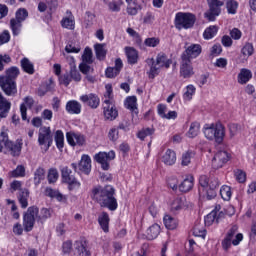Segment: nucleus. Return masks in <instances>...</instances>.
Masks as SVG:
<instances>
[{
  "instance_id": "f257e3e1",
  "label": "nucleus",
  "mask_w": 256,
  "mask_h": 256,
  "mask_svg": "<svg viewBox=\"0 0 256 256\" xmlns=\"http://www.w3.org/2000/svg\"><path fill=\"white\" fill-rule=\"evenodd\" d=\"M93 199L99 203L100 207H106L109 211H117V198H115V188L113 186L98 187L92 191Z\"/></svg>"
},
{
  "instance_id": "f03ea898",
  "label": "nucleus",
  "mask_w": 256,
  "mask_h": 256,
  "mask_svg": "<svg viewBox=\"0 0 256 256\" xmlns=\"http://www.w3.org/2000/svg\"><path fill=\"white\" fill-rule=\"evenodd\" d=\"M19 77V68L11 67L6 71V76H0V87L6 95H17V84L15 79Z\"/></svg>"
},
{
  "instance_id": "7ed1b4c3",
  "label": "nucleus",
  "mask_w": 256,
  "mask_h": 256,
  "mask_svg": "<svg viewBox=\"0 0 256 256\" xmlns=\"http://www.w3.org/2000/svg\"><path fill=\"white\" fill-rule=\"evenodd\" d=\"M146 63L150 67V70L147 72L149 79H155L163 67L165 69H169L171 67L173 60L169 59L167 55L159 53L156 60L150 58L146 60Z\"/></svg>"
},
{
  "instance_id": "20e7f679",
  "label": "nucleus",
  "mask_w": 256,
  "mask_h": 256,
  "mask_svg": "<svg viewBox=\"0 0 256 256\" xmlns=\"http://www.w3.org/2000/svg\"><path fill=\"white\" fill-rule=\"evenodd\" d=\"M199 185L202 191L206 192L207 199L211 200L217 197V192L215 189L219 188L221 183L219 182V178L215 176L201 175L199 177Z\"/></svg>"
},
{
  "instance_id": "39448f33",
  "label": "nucleus",
  "mask_w": 256,
  "mask_h": 256,
  "mask_svg": "<svg viewBox=\"0 0 256 256\" xmlns=\"http://www.w3.org/2000/svg\"><path fill=\"white\" fill-rule=\"evenodd\" d=\"M105 97L108 99L104 101V117L108 121H115V119H117L119 116V112L117 111V108H115V100H113V88L109 84L106 85Z\"/></svg>"
},
{
  "instance_id": "423d86ee",
  "label": "nucleus",
  "mask_w": 256,
  "mask_h": 256,
  "mask_svg": "<svg viewBox=\"0 0 256 256\" xmlns=\"http://www.w3.org/2000/svg\"><path fill=\"white\" fill-rule=\"evenodd\" d=\"M204 135L209 141L214 140L218 145H221L223 139H225V126L221 122L206 125V127H204Z\"/></svg>"
},
{
  "instance_id": "0eeeda50",
  "label": "nucleus",
  "mask_w": 256,
  "mask_h": 256,
  "mask_svg": "<svg viewBox=\"0 0 256 256\" xmlns=\"http://www.w3.org/2000/svg\"><path fill=\"white\" fill-rule=\"evenodd\" d=\"M238 230L239 227H237V225H234L227 232L225 238L222 240V248L224 249V251H229L232 245L237 247V245H239V243L243 241V235L241 233L237 234Z\"/></svg>"
},
{
  "instance_id": "6e6552de",
  "label": "nucleus",
  "mask_w": 256,
  "mask_h": 256,
  "mask_svg": "<svg viewBox=\"0 0 256 256\" xmlns=\"http://www.w3.org/2000/svg\"><path fill=\"white\" fill-rule=\"evenodd\" d=\"M238 230L239 227H237V225H234L227 232L225 238L222 240V248L224 249V251H229L232 245L237 247V245H239V243L243 241V235L241 233L237 234Z\"/></svg>"
},
{
  "instance_id": "1a4fd4ad",
  "label": "nucleus",
  "mask_w": 256,
  "mask_h": 256,
  "mask_svg": "<svg viewBox=\"0 0 256 256\" xmlns=\"http://www.w3.org/2000/svg\"><path fill=\"white\" fill-rule=\"evenodd\" d=\"M197 18L191 13L178 12L175 16L176 29H191Z\"/></svg>"
},
{
  "instance_id": "9d476101",
  "label": "nucleus",
  "mask_w": 256,
  "mask_h": 256,
  "mask_svg": "<svg viewBox=\"0 0 256 256\" xmlns=\"http://www.w3.org/2000/svg\"><path fill=\"white\" fill-rule=\"evenodd\" d=\"M209 10L204 13L208 21H215L221 15V7L225 5L221 0H207Z\"/></svg>"
},
{
  "instance_id": "9b49d317",
  "label": "nucleus",
  "mask_w": 256,
  "mask_h": 256,
  "mask_svg": "<svg viewBox=\"0 0 256 256\" xmlns=\"http://www.w3.org/2000/svg\"><path fill=\"white\" fill-rule=\"evenodd\" d=\"M38 143L40 147H44V151H49V147L53 145V134L50 127L44 126L39 129Z\"/></svg>"
},
{
  "instance_id": "f8f14e48",
  "label": "nucleus",
  "mask_w": 256,
  "mask_h": 256,
  "mask_svg": "<svg viewBox=\"0 0 256 256\" xmlns=\"http://www.w3.org/2000/svg\"><path fill=\"white\" fill-rule=\"evenodd\" d=\"M37 215H39V208L37 207H29L26 213L23 216V227L24 231L29 233V231H33V227L35 226V219H37Z\"/></svg>"
},
{
  "instance_id": "ddd939ff",
  "label": "nucleus",
  "mask_w": 256,
  "mask_h": 256,
  "mask_svg": "<svg viewBox=\"0 0 256 256\" xmlns=\"http://www.w3.org/2000/svg\"><path fill=\"white\" fill-rule=\"evenodd\" d=\"M72 173L73 171L67 166L61 169L62 181L67 183L69 191H75V189L81 187V182L77 181V178Z\"/></svg>"
},
{
  "instance_id": "4468645a",
  "label": "nucleus",
  "mask_w": 256,
  "mask_h": 256,
  "mask_svg": "<svg viewBox=\"0 0 256 256\" xmlns=\"http://www.w3.org/2000/svg\"><path fill=\"white\" fill-rule=\"evenodd\" d=\"M94 159L97 163H100L104 171H109V161H113V159H115V152H100L95 155Z\"/></svg>"
},
{
  "instance_id": "2eb2a0df",
  "label": "nucleus",
  "mask_w": 256,
  "mask_h": 256,
  "mask_svg": "<svg viewBox=\"0 0 256 256\" xmlns=\"http://www.w3.org/2000/svg\"><path fill=\"white\" fill-rule=\"evenodd\" d=\"M203 51V48L200 44H191L188 46L185 51L181 54V59H197L199 55H201V52Z\"/></svg>"
},
{
  "instance_id": "dca6fc26",
  "label": "nucleus",
  "mask_w": 256,
  "mask_h": 256,
  "mask_svg": "<svg viewBox=\"0 0 256 256\" xmlns=\"http://www.w3.org/2000/svg\"><path fill=\"white\" fill-rule=\"evenodd\" d=\"M229 159H231V156L227 151H218L212 159L213 169H221V167H223V165H225Z\"/></svg>"
},
{
  "instance_id": "f3484780",
  "label": "nucleus",
  "mask_w": 256,
  "mask_h": 256,
  "mask_svg": "<svg viewBox=\"0 0 256 256\" xmlns=\"http://www.w3.org/2000/svg\"><path fill=\"white\" fill-rule=\"evenodd\" d=\"M195 75L193 71V65H191V60L186 58H181L180 61V77L183 79H189Z\"/></svg>"
},
{
  "instance_id": "a211bd4d",
  "label": "nucleus",
  "mask_w": 256,
  "mask_h": 256,
  "mask_svg": "<svg viewBox=\"0 0 256 256\" xmlns=\"http://www.w3.org/2000/svg\"><path fill=\"white\" fill-rule=\"evenodd\" d=\"M80 101L86 105L87 107H90V109H97L99 107L101 100L99 99V96L97 94H84L80 96Z\"/></svg>"
},
{
  "instance_id": "6ab92c4d",
  "label": "nucleus",
  "mask_w": 256,
  "mask_h": 256,
  "mask_svg": "<svg viewBox=\"0 0 256 256\" xmlns=\"http://www.w3.org/2000/svg\"><path fill=\"white\" fill-rule=\"evenodd\" d=\"M66 139L68 144L71 145V147H75L77 145L79 147H83V145H85V136L80 133L67 132Z\"/></svg>"
},
{
  "instance_id": "aec40b11",
  "label": "nucleus",
  "mask_w": 256,
  "mask_h": 256,
  "mask_svg": "<svg viewBox=\"0 0 256 256\" xmlns=\"http://www.w3.org/2000/svg\"><path fill=\"white\" fill-rule=\"evenodd\" d=\"M33 105H35V100H33V97L26 96L23 99V103L20 105L22 121H27V109H33Z\"/></svg>"
},
{
  "instance_id": "412c9836",
  "label": "nucleus",
  "mask_w": 256,
  "mask_h": 256,
  "mask_svg": "<svg viewBox=\"0 0 256 256\" xmlns=\"http://www.w3.org/2000/svg\"><path fill=\"white\" fill-rule=\"evenodd\" d=\"M75 251L79 256H90L91 253L87 250V240L81 238L74 243Z\"/></svg>"
},
{
  "instance_id": "4be33fe9",
  "label": "nucleus",
  "mask_w": 256,
  "mask_h": 256,
  "mask_svg": "<svg viewBox=\"0 0 256 256\" xmlns=\"http://www.w3.org/2000/svg\"><path fill=\"white\" fill-rule=\"evenodd\" d=\"M223 212H219L217 210H212L205 218L204 223L206 227H211L213 223H219Z\"/></svg>"
},
{
  "instance_id": "5701e85b",
  "label": "nucleus",
  "mask_w": 256,
  "mask_h": 256,
  "mask_svg": "<svg viewBox=\"0 0 256 256\" xmlns=\"http://www.w3.org/2000/svg\"><path fill=\"white\" fill-rule=\"evenodd\" d=\"M78 167L79 171L85 175H89V173H91V157H89V155H82Z\"/></svg>"
},
{
  "instance_id": "b1692460",
  "label": "nucleus",
  "mask_w": 256,
  "mask_h": 256,
  "mask_svg": "<svg viewBox=\"0 0 256 256\" xmlns=\"http://www.w3.org/2000/svg\"><path fill=\"white\" fill-rule=\"evenodd\" d=\"M81 103L77 100H70L66 103V111L69 115H79L81 113Z\"/></svg>"
},
{
  "instance_id": "393cba45",
  "label": "nucleus",
  "mask_w": 256,
  "mask_h": 256,
  "mask_svg": "<svg viewBox=\"0 0 256 256\" xmlns=\"http://www.w3.org/2000/svg\"><path fill=\"white\" fill-rule=\"evenodd\" d=\"M125 107L132 113V117L139 115V109L137 108V97L129 96L125 100Z\"/></svg>"
},
{
  "instance_id": "a878e982",
  "label": "nucleus",
  "mask_w": 256,
  "mask_h": 256,
  "mask_svg": "<svg viewBox=\"0 0 256 256\" xmlns=\"http://www.w3.org/2000/svg\"><path fill=\"white\" fill-rule=\"evenodd\" d=\"M125 51L129 65H136V63L139 61V52L132 47H126Z\"/></svg>"
},
{
  "instance_id": "bb28decb",
  "label": "nucleus",
  "mask_w": 256,
  "mask_h": 256,
  "mask_svg": "<svg viewBox=\"0 0 256 256\" xmlns=\"http://www.w3.org/2000/svg\"><path fill=\"white\" fill-rule=\"evenodd\" d=\"M10 109H11V102H8L7 100H5L3 95L0 94V119H5Z\"/></svg>"
},
{
  "instance_id": "cd10ccee",
  "label": "nucleus",
  "mask_w": 256,
  "mask_h": 256,
  "mask_svg": "<svg viewBox=\"0 0 256 256\" xmlns=\"http://www.w3.org/2000/svg\"><path fill=\"white\" fill-rule=\"evenodd\" d=\"M160 233H161V226H159V224H153L147 229L146 238L149 241H153V239H157V237H159Z\"/></svg>"
},
{
  "instance_id": "c85d7f7f",
  "label": "nucleus",
  "mask_w": 256,
  "mask_h": 256,
  "mask_svg": "<svg viewBox=\"0 0 256 256\" xmlns=\"http://www.w3.org/2000/svg\"><path fill=\"white\" fill-rule=\"evenodd\" d=\"M109 221V214L107 212H102L98 217V223L104 233H109Z\"/></svg>"
},
{
  "instance_id": "c756f323",
  "label": "nucleus",
  "mask_w": 256,
  "mask_h": 256,
  "mask_svg": "<svg viewBox=\"0 0 256 256\" xmlns=\"http://www.w3.org/2000/svg\"><path fill=\"white\" fill-rule=\"evenodd\" d=\"M162 161L165 165H175V162L177 161V154H175V151L168 149L163 155Z\"/></svg>"
},
{
  "instance_id": "7c9ffc66",
  "label": "nucleus",
  "mask_w": 256,
  "mask_h": 256,
  "mask_svg": "<svg viewBox=\"0 0 256 256\" xmlns=\"http://www.w3.org/2000/svg\"><path fill=\"white\" fill-rule=\"evenodd\" d=\"M6 145L7 149H9L13 157H19V155H21V149L23 145L21 142L13 143L8 140V143Z\"/></svg>"
},
{
  "instance_id": "2f4dec72",
  "label": "nucleus",
  "mask_w": 256,
  "mask_h": 256,
  "mask_svg": "<svg viewBox=\"0 0 256 256\" xmlns=\"http://www.w3.org/2000/svg\"><path fill=\"white\" fill-rule=\"evenodd\" d=\"M70 15L68 17H64L61 20V25L64 29H69L70 31H73L75 29V17H73V14L71 12H67Z\"/></svg>"
},
{
  "instance_id": "473e14b6",
  "label": "nucleus",
  "mask_w": 256,
  "mask_h": 256,
  "mask_svg": "<svg viewBox=\"0 0 256 256\" xmlns=\"http://www.w3.org/2000/svg\"><path fill=\"white\" fill-rule=\"evenodd\" d=\"M18 200L19 203L22 207V209H27V207L29 206V190L27 189H23L20 190L19 195H18Z\"/></svg>"
},
{
  "instance_id": "72a5a7b5",
  "label": "nucleus",
  "mask_w": 256,
  "mask_h": 256,
  "mask_svg": "<svg viewBox=\"0 0 256 256\" xmlns=\"http://www.w3.org/2000/svg\"><path fill=\"white\" fill-rule=\"evenodd\" d=\"M20 63L24 73H28V75L35 73V66L33 62L29 61V58H23Z\"/></svg>"
},
{
  "instance_id": "f704fd0d",
  "label": "nucleus",
  "mask_w": 256,
  "mask_h": 256,
  "mask_svg": "<svg viewBox=\"0 0 256 256\" xmlns=\"http://www.w3.org/2000/svg\"><path fill=\"white\" fill-rule=\"evenodd\" d=\"M94 49L96 59H98V61H105V57H107V49H105V44H96Z\"/></svg>"
},
{
  "instance_id": "c9c22d12",
  "label": "nucleus",
  "mask_w": 256,
  "mask_h": 256,
  "mask_svg": "<svg viewBox=\"0 0 256 256\" xmlns=\"http://www.w3.org/2000/svg\"><path fill=\"white\" fill-rule=\"evenodd\" d=\"M251 77H253V74L250 72V70L243 68L238 74V83H240V85H245V83H248Z\"/></svg>"
},
{
  "instance_id": "e433bc0d",
  "label": "nucleus",
  "mask_w": 256,
  "mask_h": 256,
  "mask_svg": "<svg viewBox=\"0 0 256 256\" xmlns=\"http://www.w3.org/2000/svg\"><path fill=\"white\" fill-rule=\"evenodd\" d=\"M70 77L71 79H73V81H76L77 83L81 81V73H79V70H77V66L75 65V59L73 58L70 63Z\"/></svg>"
},
{
  "instance_id": "4c0bfd02",
  "label": "nucleus",
  "mask_w": 256,
  "mask_h": 256,
  "mask_svg": "<svg viewBox=\"0 0 256 256\" xmlns=\"http://www.w3.org/2000/svg\"><path fill=\"white\" fill-rule=\"evenodd\" d=\"M55 143H56L57 149H59V151H63V147H65V136L63 135V131L61 130L56 131Z\"/></svg>"
},
{
  "instance_id": "58836bf2",
  "label": "nucleus",
  "mask_w": 256,
  "mask_h": 256,
  "mask_svg": "<svg viewBox=\"0 0 256 256\" xmlns=\"http://www.w3.org/2000/svg\"><path fill=\"white\" fill-rule=\"evenodd\" d=\"M191 189H193V177L184 179V181L179 185V191L182 193H188Z\"/></svg>"
},
{
  "instance_id": "ea45409f",
  "label": "nucleus",
  "mask_w": 256,
  "mask_h": 256,
  "mask_svg": "<svg viewBox=\"0 0 256 256\" xmlns=\"http://www.w3.org/2000/svg\"><path fill=\"white\" fill-rule=\"evenodd\" d=\"M22 27H23V22L16 20L15 18H12L10 20V28L14 36H17L19 35V33H21Z\"/></svg>"
},
{
  "instance_id": "a19ab883",
  "label": "nucleus",
  "mask_w": 256,
  "mask_h": 256,
  "mask_svg": "<svg viewBox=\"0 0 256 256\" xmlns=\"http://www.w3.org/2000/svg\"><path fill=\"white\" fill-rule=\"evenodd\" d=\"M200 128L201 124H199V122H192L189 131L187 132V137H189L190 139H195V137L199 135Z\"/></svg>"
},
{
  "instance_id": "79ce46f5",
  "label": "nucleus",
  "mask_w": 256,
  "mask_h": 256,
  "mask_svg": "<svg viewBox=\"0 0 256 256\" xmlns=\"http://www.w3.org/2000/svg\"><path fill=\"white\" fill-rule=\"evenodd\" d=\"M43 179H45V169L39 167L34 172V185L37 187L41 184V181H43Z\"/></svg>"
},
{
  "instance_id": "37998d69",
  "label": "nucleus",
  "mask_w": 256,
  "mask_h": 256,
  "mask_svg": "<svg viewBox=\"0 0 256 256\" xmlns=\"http://www.w3.org/2000/svg\"><path fill=\"white\" fill-rule=\"evenodd\" d=\"M46 197H51V199H57V201H63V194H61L58 190H53L52 188L45 189Z\"/></svg>"
},
{
  "instance_id": "c03bdc74",
  "label": "nucleus",
  "mask_w": 256,
  "mask_h": 256,
  "mask_svg": "<svg viewBox=\"0 0 256 256\" xmlns=\"http://www.w3.org/2000/svg\"><path fill=\"white\" fill-rule=\"evenodd\" d=\"M226 9L229 15H235L239 9V3L235 0H229L226 2Z\"/></svg>"
},
{
  "instance_id": "a18cd8bd",
  "label": "nucleus",
  "mask_w": 256,
  "mask_h": 256,
  "mask_svg": "<svg viewBox=\"0 0 256 256\" xmlns=\"http://www.w3.org/2000/svg\"><path fill=\"white\" fill-rule=\"evenodd\" d=\"M195 91H197V88L192 84L186 86V90L183 94L184 101H191V99H193V95H195Z\"/></svg>"
},
{
  "instance_id": "49530a36",
  "label": "nucleus",
  "mask_w": 256,
  "mask_h": 256,
  "mask_svg": "<svg viewBox=\"0 0 256 256\" xmlns=\"http://www.w3.org/2000/svg\"><path fill=\"white\" fill-rule=\"evenodd\" d=\"M219 28L217 26H210L205 29L203 33L204 39H213L217 35Z\"/></svg>"
},
{
  "instance_id": "de8ad7c7",
  "label": "nucleus",
  "mask_w": 256,
  "mask_h": 256,
  "mask_svg": "<svg viewBox=\"0 0 256 256\" xmlns=\"http://www.w3.org/2000/svg\"><path fill=\"white\" fill-rule=\"evenodd\" d=\"M164 225L166 229H170V230L177 229V220H175V218L169 215H166L164 216Z\"/></svg>"
},
{
  "instance_id": "09e8293b",
  "label": "nucleus",
  "mask_w": 256,
  "mask_h": 256,
  "mask_svg": "<svg viewBox=\"0 0 256 256\" xmlns=\"http://www.w3.org/2000/svg\"><path fill=\"white\" fill-rule=\"evenodd\" d=\"M27 17H29V12H27V9L20 8L16 11L14 19H16V21H20L21 23H23V21H25Z\"/></svg>"
},
{
  "instance_id": "8fccbe9b",
  "label": "nucleus",
  "mask_w": 256,
  "mask_h": 256,
  "mask_svg": "<svg viewBox=\"0 0 256 256\" xmlns=\"http://www.w3.org/2000/svg\"><path fill=\"white\" fill-rule=\"evenodd\" d=\"M82 61L83 63H87L88 65H91V63H93V50H91V48H85L82 55Z\"/></svg>"
},
{
  "instance_id": "3c124183",
  "label": "nucleus",
  "mask_w": 256,
  "mask_h": 256,
  "mask_svg": "<svg viewBox=\"0 0 256 256\" xmlns=\"http://www.w3.org/2000/svg\"><path fill=\"white\" fill-rule=\"evenodd\" d=\"M220 195L224 201H229L231 199V187L229 186H222L220 189Z\"/></svg>"
},
{
  "instance_id": "603ef678",
  "label": "nucleus",
  "mask_w": 256,
  "mask_h": 256,
  "mask_svg": "<svg viewBox=\"0 0 256 256\" xmlns=\"http://www.w3.org/2000/svg\"><path fill=\"white\" fill-rule=\"evenodd\" d=\"M241 53L242 55H244V57H251V55H253V53H255V49L253 48V44L252 43H246L243 48L241 49Z\"/></svg>"
},
{
  "instance_id": "864d4df0",
  "label": "nucleus",
  "mask_w": 256,
  "mask_h": 256,
  "mask_svg": "<svg viewBox=\"0 0 256 256\" xmlns=\"http://www.w3.org/2000/svg\"><path fill=\"white\" fill-rule=\"evenodd\" d=\"M155 133V129L153 128H144L141 131L138 132L137 137L138 139H141V141L145 140V137H149Z\"/></svg>"
},
{
  "instance_id": "5fc2aeb1",
  "label": "nucleus",
  "mask_w": 256,
  "mask_h": 256,
  "mask_svg": "<svg viewBox=\"0 0 256 256\" xmlns=\"http://www.w3.org/2000/svg\"><path fill=\"white\" fill-rule=\"evenodd\" d=\"M195 157V153L193 151H187L182 155V165L187 167L189 163H191V159Z\"/></svg>"
},
{
  "instance_id": "6e6d98bb",
  "label": "nucleus",
  "mask_w": 256,
  "mask_h": 256,
  "mask_svg": "<svg viewBox=\"0 0 256 256\" xmlns=\"http://www.w3.org/2000/svg\"><path fill=\"white\" fill-rule=\"evenodd\" d=\"M234 175L238 183H245V181H247V174L243 170H234Z\"/></svg>"
},
{
  "instance_id": "4d7b16f0",
  "label": "nucleus",
  "mask_w": 256,
  "mask_h": 256,
  "mask_svg": "<svg viewBox=\"0 0 256 256\" xmlns=\"http://www.w3.org/2000/svg\"><path fill=\"white\" fill-rule=\"evenodd\" d=\"M49 217H51V212L47 208L41 209L40 214H37V219L40 223H43Z\"/></svg>"
},
{
  "instance_id": "13d9d810",
  "label": "nucleus",
  "mask_w": 256,
  "mask_h": 256,
  "mask_svg": "<svg viewBox=\"0 0 256 256\" xmlns=\"http://www.w3.org/2000/svg\"><path fill=\"white\" fill-rule=\"evenodd\" d=\"M183 208V198H176L171 204V211H181Z\"/></svg>"
},
{
  "instance_id": "bf43d9fd",
  "label": "nucleus",
  "mask_w": 256,
  "mask_h": 256,
  "mask_svg": "<svg viewBox=\"0 0 256 256\" xmlns=\"http://www.w3.org/2000/svg\"><path fill=\"white\" fill-rule=\"evenodd\" d=\"M228 129L230 137L233 138L239 133V131H241V126L239 124L231 123L228 125Z\"/></svg>"
},
{
  "instance_id": "052dcab7",
  "label": "nucleus",
  "mask_w": 256,
  "mask_h": 256,
  "mask_svg": "<svg viewBox=\"0 0 256 256\" xmlns=\"http://www.w3.org/2000/svg\"><path fill=\"white\" fill-rule=\"evenodd\" d=\"M59 179V172L57 169H50L48 172V183H55Z\"/></svg>"
},
{
  "instance_id": "680f3d73",
  "label": "nucleus",
  "mask_w": 256,
  "mask_h": 256,
  "mask_svg": "<svg viewBox=\"0 0 256 256\" xmlns=\"http://www.w3.org/2000/svg\"><path fill=\"white\" fill-rule=\"evenodd\" d=\"M7 143H9V136H7V133L1 132L0 134V153L3 151V147L7 149Z\"/></svg>"
},
{
  "instance_id": "e2e57ef3",
  "label": "nucleus",
  "mask_w": 256,
  "mask_h": 256,
  "mask_svg": "<svg viewBox=\"0 0 256 256\" xmlns=\"http://www.w3.org/2000/svg\"><path fill=\"white\" fill-rule=\"evenodd\" d=\"M94 19H95V14L91 12H86L85 21H84L86 29H89V27L93 25Z\"/></svg>"
},
{
  "instance_id": "0e129e2a",
  "label": "nucleus",
  "mask_w": 256,
  "mask_h": 256,
  "mask_svg": "<svg viewBox=\"0 0 256 256\" xmlns=\"http://www.w3.org/2000/svg\"><path fill=\"white\" fill-rule=\"evenodd\" d=\"M121 5H123L122 1H117V2L113 1L108 3V7L110 11H113L115 13L121 11Z\"/></svg>"
},
{
  "instance_id": "69168bd1",
  "label": "nucleus",
  "mask_w": 256,
  "mask_h": 256,
  "mask_svg": "<svg viewBox=\"0 0 256 256\" xmlns=\"http://www.w3.org/2000/svg\"><path fill=\"white\" fill-rule=\"evenodd\" d=\"M12 177H25V166H17V168L12 171Z\"/></svg>"
},
{
  "instance_id": "338daca9",
  "label": "nucleus",
  "mask_w": 256,
  "mask_h": 256,
  "mask_svg": "<svg viewBox=\"0 0 256 256\" xmlns=\"http://www.w3.org/2000/svg\"><path fill=\"white\" fill-rule=\"evenodd\" d=\"M11 40V35L7 30H4L3 33H0V45H5Z\"/></svg>"
},
{
  "instance_id": "774afa93",
  "label": "nucleus",
  "mask_w": 256,
  "mask_h": 256,
  "mask_svg": "<svg viewBox=\"0 0 256 256\" xmlns=\"http://www.w3.org/2000/svg\"><path fill=\"white\" fill-rule=\"evenodd\" d=\"M144 44L146 45V47H157V45H159V39L155 37L147 38L144 41Z\"/></svg>"
}]
</instances>
